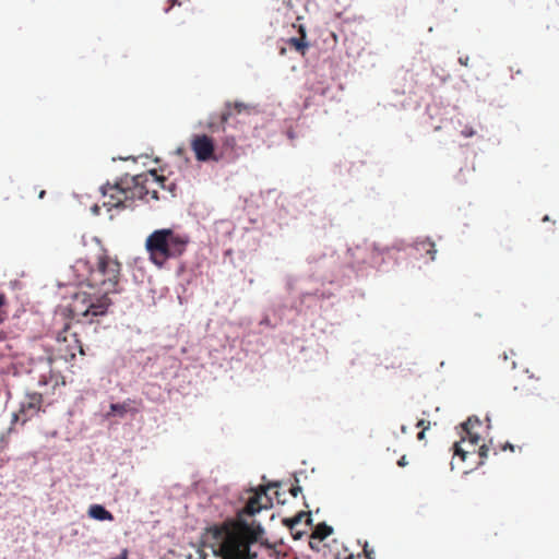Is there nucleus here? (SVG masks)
<instances>
[{"label": "nucleus", "mask_w": 559, "mask_h": 559, "mask_svg": "<svg viewBox=\"0 0 559 559\" xmlns=\"http://www.w3.org/2000/svg\"><path fill=\"white\" fill-rule=\"evenodd\" d=\"M467 60H468V58H467V57H466L465 59L460 58V62H461L462 64H464V66H467Z\"/></svg>", "instance_id": "a878e982"}, {"label": "nucleus", "mask_w": 559, "mask_h": 559, "mask_svg": "<svg viewBox=\"0 0 559 559\" xmlns=\"http://www.w3.org/2000/svg\"><path fill=\"white\" fill-rule=\"evenodd\" d=\"M415 250L419 253H426L429 255V260L433 261L437 253L435 242L429 239H423L415 242Z\"/></svg>", "instance_id": "9b49d317"}, {"label": "nucleus", "mask_w": 559, "mask_h": 559, "mask_svg": "<svg viewBox=\"0 0 559 559\" xmlns=\"http://www.w3.org/2000/svg\"><path fill=\"white\" fill-rule=\"evenodd\" d=\"M189 239L186 236L176 234L170 228L154 230L145 240V248L150 260L158 267L169 259L180 257L187 248Z\"/></svg>", "instance_id": "7ed1b4c3"}, {"label": "nucleus", "mask_w": 559, "mask_h": 559, "mask_svg": "<svg viewBox=\"0 0 559 559\" xmlns=\"http://www.w3.org/2000/svg\"><path fill=\"white\" fill-rule=\"evenodd\" d=\"M277 484L260 485L247 490V500L235 519H228L221 525L206 528L204 543L222 559H257V547L273 550L270 543L263 542L264 528L253 518L262 510L271 509L272 498L267 491Z\"/></svg>", "instance_id": "f257e3e1"}, {"label": "nucleus", "mask_w": 559, "mask_h": 559, "mask_svg": "<svg viewBox=\"0 0 559 559\" xmlns=\"http://www.w3.org/2000/svg\"><path fill=\"white\" fill-rule=\"evenodd\" d=\"M333 533V528L325 523H320L314 528L311 538L323 540Z\"/></svg>", "instance_id": "dca6fc26"}, {"label": "nucleus", "mask_w": 559, "mask_h": 559, "mask_svg": "<svg viewBox=\"0 0 559 559\" xmlns=\"http://www.w3.org/2000/svg\"><path fill=\"white\" fill-rule=\"evenodd\" d=\"M335 559H355V556L353 554H347L345 550L344 554H337Z\"/></svg>", "instance_id": "412c9836"}, {"label": "nucleus", "mask_w": 559, "mask_h": 559, "mask_svg": "<svg viewBox=\"0 0 559 559\" xmlns=\"http://www.w3.org/2000/svg\"><path fill=\"white\" fill-rule=\"evenodd\" d=\"M169 2H170V5L165 9V12H168L175 4H178V5L182 4L181 0H169Z\"/></svg>", "instance_id": "5701e85b"}, {"label": "nucleus", "mask_w": 559, "mask_h": 559, "mask_svg": "<svg viewBox=\"0 0 559 559\" xmlns=\"http://www.w3.org/2000/svg\"><path fill=\"white\" fill-rule=\"evenodd\" d=\"M41 405V394L36 392L27 394L24 401L21 403L19 412L13 415V420H20L22 424H25L40 411Z\"/></svg>", "instance_id": "6e6552de"}, {"label": "nucleus", "mask_w": 559, "mask_h": 559, "mask_svg": "<svg viewBox=\"0 0 559 559\" xmlns=\"http://www.w3.org/2000/svg\"><path fill=\"white\" fill-rule=\"evenodd\" d=\"M461 134L464 138H471L475 134V130L472 127L466 126L462 131Z\"/></svg>", "instance_id": "6ab92c4d"}, {"label": "nucleus", "mask_w": 559, "mask_h": 559, "mask_svg": "<svg viewBox=\"0 0 559 559\" xmlns=\"http://www.w3.org/2000/svg\"><path fill=\"white\" fill-rule=\"evenodd\" d=\"M247 106L242 103H227L225 110L222 112V123H226L234 112L240 114Z\"/></svg>", "instance_id": "4468645a"}, {"label": "nucleus", "mask_w": 559, "mask_h": 559, "mask_svg": "<svg viewBox=\"0 0 559 559\" xmlns=\"http://www.w3.org/2000/svg\"><path fill=\"white\" fill-rule=\"evenodd\" d=\"M79 280L94 289V293L78 292L70 304V313L78 321L94 322V318L105 316L111 305L109 295L117 293L121 274V263L105 251L94 261L79 259L73 265Z\"/></svg>", "instance_id": "f03ea898"}, {"label": "nucleus", "mask_w": 559, "mask_h": 559, "mask_svg": "<svg viewBox=\"0 0 559 559\" xmlns=\"http://www.w3.org/2000/svg\"><path fill=\"white\" fill-rule=\"evenodd\" d=\"M45 194H46V191H45V190H41V191L39 192V194H38V198H39V199H43V198L45 197Z\"/></svg>", "instance_id": "cd10ccee"}, {"label": "nucleus", "mask_w": 559, "mask_h": 559, "mask_svg": "<svg viewBox=\"0 0 559 559\" xmlns=\"http://www.w3.org/2000/svg\"><path fill=\"white\" fill-rule=\"evenodd\" d=\"M401 430H402V432H404V433H405V432H406V427H405V426H402V429H401Z\"/></svg>", "instance_id": "2f4dec72"}, {"label": "nucleus", "mask_w": 559, "mask_h": 559, "mask_svg": "<svg viewBox=\"0 0 559 559\" xmlns=\"http://www.w3.org/2000/svg\"><path fill=\"white\" fill-rule=\"evenodd\" d=\"M5 338V334L3 332H0V341Z\"/></svg>", "instance_id": "c85d7f7f"}, {"label": "nucleus", "mask_w": 559, "mask_h": 559, "mask_svg": "<svg viewBox=\"0 0 559 559\" xmlns=\"http://www.w3.org/2000/svg\"><path fill=\"white\" fill-rule=\"evenodd\" d=\"M138 181L144 183L145 189L147 190V194L153 200H158V191L160 188H164V183L166 178L163 176H158L156 170H150L146 173H142L138 175Z\"/></svg>", "instance_id": "1a4fd4ad"}, {"label": "nucleus", "mask_w": 559, "mask_h": 559, "mask_svg": "<svg viewBox=\"0 0 559 559\" xmlns=\"http://www.w3.org/2000/svg\"><path fill=\"white\" fill-rule=\"evenodd\" d=\"M301 491V487L300 486H293L290 489H289V492L293 497H297L298 493Z\"/></svg>", "instance_id": "4be33fe9"}, {"label": "nucleus", "mask_w": 559, "mask_h": 559, "mask_svg": "<svg viewBox=\"0 0 559 559\" xmlns=\"http://www.w3.org/2000/svg\"><path fill=\"white\" fill-rule=\"evenodd\" d=\"M307 518V523L310 524L311 523V513L310 512H305V511H300L299 513H297L294 518H290V519H284L283 520V523L285 526H287L292 533L294 532V528L297 524H299L302 520V518Z\"/></svg>", "instance_id": "2eb2a0df"}, {"label": "nucleus", "mask_w": 559, "mask_h": 559, "mask_svg": "<svg viewBox=\"0 0 559 559\" xmlns=\"http://www.w3.org/2000/svg\"><path fill=\"white\" fill-rule=\"evenodd\" d=\"M87 514L92 519L97 520V521H112L114 520V515L100 504H92L88 508Z\"/></svg>", "instance_id": "f8f14e48"}, {"label": "nucleus", "mask_w": 559, "mask_h": 559, "mask_svg": "<svg viewBox=\"0 0 559 559\" xmlns=\"http://www.w3.org/2000/svg\"><path fill=\"white\" fill-rule=\"evenodd\" d=\"M473 425L472 418L462 424L466 436L462 437L461 442H455L453 447L454 454L461 456L462 461H465L467 454L476 452L479 437L472 431Z\"/></svg>", "instance_id": "0eeeda50"}, {"label": "nucleus", "mask_w": 559, "mask_h": 559, "mask_svg": "<svg viewBox=\"0 0 559 559\" xmlns=\"http://www.w3.org/2000/svg\"><path fill=\"white\" fill-rule=\"evenodd\" d=\"M190 146L199 162L219 160V156L215 154L214 140L206 134L193 135Z\"/></svg>", "instance_id": "39448f33"}, {"label": "nucleus", "mask_w": 559, "mask_h": 559, "mask_svg": "<svg viewBox=\"0 0 559 559\" xmlns=\"http://www.w3.org/2000/svg\"><path fill=\"white\" fill-rule=\"evenodd\" d=\"M293 535H294V538H296V539H297V538H300V537H301L302 533H300V532H296V533H293Z\"/></svg>", "instance_id": "bb28decb"}, {"label": "nucleus", "mask_w": 559, "mask_h": 559, "mask_svg": "<svg viewBox=\"0 0 559 559\" xmlns=\"http://www.w3.org/2000/svg\"><path fill=\"white\" fill-rule=\"evenodd\" d=\"M488 451L489 450H488V448L485 444L480 445L479 450H478L479 457L480 459L487 457Z\"/></svg>", "instance_id": "aec40b11"}, {"label": "nucleus", "mask_w": 559, "mask_h": 559, "mask_svg": "<svg viewBox=\"0 0 559 559\" xmlns=\"http://www.w3.org/2000/svg\"><path fill=\"white\" fill-rule=\"evenodd\" d=\"M407 464H408V462H407V460H406V456H405V455H403V456L397 461V465H399L400 467H404V466H406Z\"/></svg>", "instance_id": "b1692460"}, {"label": "nucleus", "mask_w": 559, "mask_h": 559, "mask_svg": "<svg viewBox=\"0 0 559 559\" xmlns=\"http://www.w3.org/2000/svg\"><path fill=\"white\" fill-rule=\"evenodd\" d=\"M362 551L367 559H374V557H373L374 551H373V549L369 548L368 543H365Z\"/></svg>", "instance_id": "a211bd4d"}, {"label": "nucleus", "mask_w": 559, "mask_h": 559, "mask_svg": "<svg viewBox=\"0 0 559 559\" xmlns=\"http://www.w3.org/2000/svg\"><path fill=\"white\" fill-rule=\"evenodd\" d=\"M141 402H136L134 400L128 399L122 403H112L110 404V411L106 414V417H110L114 415H118L119 417H123L127 413L135 414L139 412V407L135 405H140Z\"/></svg>", "instance_id": "9d476101"}, {"label": "nucleus", "mask_w": 559, "mask_h": 559, "mask_svg": "<svg viewBox=\"0 0 559 559\" xmlns=\"http://www.w3.org/2000/svg\"><path fill=\"white\" fill-rule=\"evenodd\" d=\"M285 51H286V48H285V47L281 48V55H284V53H285Z\"/></svg>", "instance_id": "c756f323"}, {"label": "nucleus", "mask_w": 559, "mask_h": 559, "mask_svg": "<svg viewBox=\"0 0 559 559\" xmlns=\"http://www.w3.org/2000/svg\"><path fill=\"white\" fill-rule=\"evenodd\" d=\"M431 424L429 420L426 419H419L416 424L417 428H420L421 430L426 431L430 428Z\"/></svg>", "instance_id": "f3484780"}, {"label": "nucleus", "mask_w": 559, "mask_h": 559, "mask_svg": "<svg viewBox=\"0 0 559 559\" xmlns=\"http://www.w3.org/2000/svg\"><path fill=\"white\" fill-rule=\"evenodd\" d=\"M507 447H508L510 450H513V445H512V444H507L503 449H506Z\"/></svg>", "instance_id": "7c9ffc66"}, {"label": "nucleus", "mask_w": 559, "mask_h": 559, "mask_svg": "<svg viewBox=\"0 0 559 559\" xmlns=\"http://www.w3.org/2000/svg\"><path fill=\"white\" fill-rule=\"evenodd\" d=\"M425 433H426V431L420 430V431L418 432V435H417V439H418L419 441L425 440V437H426V435H425Z\"/></svg>", "instance_id": "393cba45"}, {"label": "nucleus", "mask_w": 559, "mask_h": 559, "mask_svg": "<svg viewBox=\"0 0 559 559\" xmlns=\"http://www.w3.org/2000/svg\"><path fill=\"white\" fill-rule=\"evenodd\" d=\"M136 176H124L114 185L106 183L100 190L103 194V205L109 210L112 207L128 209L132 207L135 200H143L148 197L144 183L138 181Z\"/></svg>", "instance_id": "20e7f679"}, {"label": "nucleus", "mask_w": 559, "mask_h": 559, "mask_svg": "<svg viewBox=\"0 0 559 559\" xmlns=\"http://www.w3.org/2000/svg\"><path fill=\"white\" fill-rule=\"evenodd\" d=\"M57 342L59 344L58 352L64 360H70L75 357V350H79L81 355H84V348L76 333L69 334L68 326L57 335Z\"/></svg>", "instance_id": "423d86ee"}, {"label": "nucleus", "mask_w": 559, "mask_h": 559, "mask_svg": "<svg viewBox=\"0 0 559 559\" xmlns=\"http://www.w3.org/2000/svg\"><path fill=\"white\" fill-rule=\"evenodd\" d=\"M286 44L288 45L289 48L296 50L297 52L304 56L306 53V50L308 49V44L306 43V33L304 28H300L299 37H292L286 41Z\"/></svg>", "instance_id": "ddd939ff"}]
</instances>
